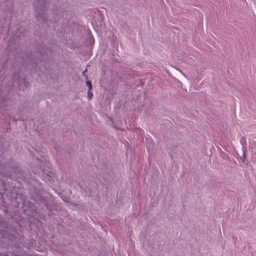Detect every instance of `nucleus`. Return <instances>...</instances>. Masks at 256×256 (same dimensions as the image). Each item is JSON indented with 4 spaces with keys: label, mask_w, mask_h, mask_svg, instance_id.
Wrapping results in <instances>:
<instances>
[{
    "label": "nucleus",
    "mask_w": 256,
    "mask_h": 256,
    "mask_svg": "<svg viewBox=\"0 0 256 256\" xmlns=\"http://www.w3.org/2000/svg\"><path fill=\"white\" fill-rule=\"evenodd\" d=\"M46 4L44 2L43 4H42L40 7V14L37 15V18L40 21V18H42L43 20H45V16L44 14V12L46 11Z\"/></svg>",
    "instance_id": "obj_1"
},
{
    "label": "nucleus",
    "mask_w": 256,
    "mask_h": 256,
    "mask_svg": "<svg viewBox=\"0 0 256 256\" xmlns=\"http://www.w3.org/2000/svg\"><path fill=\"white\" fill-rule=\"evenodd\" d=\"M93 96V94L91 92V90H88V100H90Z\"/></svg>",
    "instance_id": "obj_2"
},
{
    "label": "nucleus",
    "mask_w": 256,
    "mask_h": 256,
    "mask_svg": "<svg viewBox=\"0 0 256 256\" xmlns=\"http://www.w3.org/2000/svg\"><path fill=\"white\" fill-rule=\"evenodd\" d=\"M86 84L88 86V90H91L92 89V86L91 84V82L90 80H87L86 82Z\"/></svg>",
    "instance_id": "obj_3"
},
{
    "label": "nucleus",
    "mask_w": 256,
    "mask_h": 256,
    "mask_svg": "<svg viewBox=\"0 0 256 256\" xmlns=\"http://www.w3.org/2000/svg\"><path fill=\"white\" fill-rule=\"evenodd\" d=\"M245 158H246L245 152L244 151H243L242 156L240 157V159L242 160V162H244Z\"/></svg>",
    "instance_id": "obj_4"
},
{
    "label": "nucleus",
    "mask_w": 256,
    "mask_h": 256,
    "mask_svg": "<svg viewBox=\"0 0 256 256\" xmlns=\"http://www.w3.org/2000/svg\"><path fill=\"white\" fill-rule=\"evenodd\" d=\"M0 256H9L7 254H5L4 253L0 252Z\"/></svg>",
    "instance_id": "obj_5"
},
{
    "label": "nucleus",
    "mask_w": 256,
    "mask_h": 256,
    "mask_svg": "<svg viewBox=\"0 0 256 256\" xmlns=\"http://www.w3.org/2000/svg\"><path fill=\"white\" fill-rule=\"evenodd\" d=\"M86 70H86H86L83 72L82 74H83V75H84V74H86Z\"/></svg>",
    "instance_id": "obj_6"
}]
</instances>
